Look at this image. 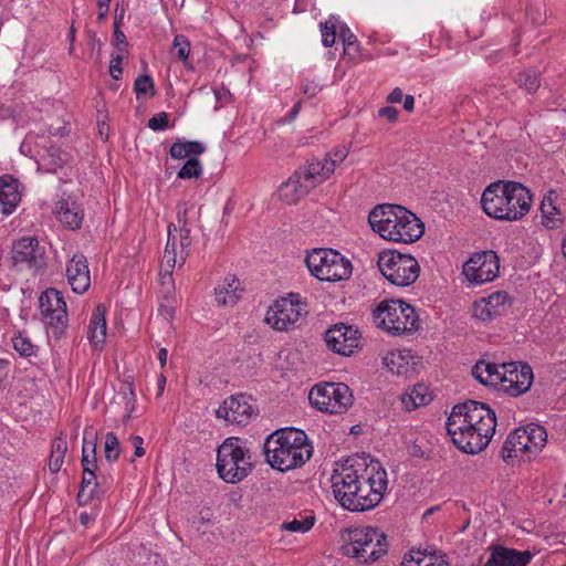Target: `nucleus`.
Instances as JSON below:
<instances>
[{
	"label": "nucleus",
	"mask_w": 566,
	"mask_h": 566,
	"mask_svg": "<svg viewBox=\"0 0 566 566\" xmlns=\"http://www.w3.org/2000/svg\"><path fill=\"white\" fill-rule=\"evenodd\" d=\"M388 486L387 472L378 461L347 459L332 475L336 501L350 512H364L377 506Z\"/></svg>",
	"instance_id": "obj_1"
},
{
	"label": "nucleus",
	"mask_w": 566,
	"mask_h": 566,
	"mask_svg": "<svg viewBox=\"0 0 566 566\" xmlns=\"http://www.w3.org/2000/svg\"><path fill=\"white\" fill-rule=\"evenodd\" d=\"M533 195L517 181L496 180L483 191L481 205L483 211L500 221H517L525 217L532 207Z\"/></svg>",
	"instance_id": "obj_2"
},
{
	"label": "nucleus",
	"mask_w": 566,
	"mask_h": 566,
	"mask_svg": "<svg viewBox=\"0 0 566 566\" xmlns=\"http://www.w3.org/2000/svg\"><path fill=\"white\" fill-rule=\"evenodd\" d=\"M263 450L266 462L281 472L302 467L313 453L306 433L293 427L270 434L264 441Z\"/></svg>",
	"instance_id": "obj_3"
},
{
	"label": "nucleus",
	"mask_w": 566,
	"mask_h": 566,
	"mask_svg": "<svg viewBox=\"0 0 566 566\" xmlns=\"http://www.w3.org/2000/svg\"><path fill=\"white\" fill-rule=\"evenodd\" d=\"M371 229L382 239L411 243L423 234V224L411 211L398 205L375 207L368 216Z\"/></svg>",
	"instance_id": "obj_4"
},
{
	"label": "nucleus",
	"mask_w": 566,
	"mask_h": 566,
	"mask_svg": "<svg viewBox=\"0 0 566 566\" xmlns=\"http://www.w3.org/2000/svg\"><path fill=\"white\" fill-rule=\"evenodd\" d=\"M217 471L227 483H238L245 479L252 470L249 450L239 438L226 439L217 450Z\"/></svg>",
	"instance_id": "obj_5"
},
{
	"label": "nucleus",
	"mask_w": 566,
	"mask_h": 566,
	"mask_svg": "<svg viewBox=\"0 0 566 566\" xmlns=\"http://www.w3.org/2000/svg\"><path fill=\"white\" fill-rule=\"evenodd\" d=\"M458 409L463 410L470 426L472 434L465 443L470 454L479 453L490 443L496 428L495 412L484 402L468 400L458 403Z\"/></svg>",
	"instance_id": "obj_6"
},
{
	"label": "nucleus",
	"mask_w": 566,
	"mask_h": 566,
	"mask_svg": "<svg viewBox=\"0 0 566 566\" xmlns=\"http://www.w3.org/2000/svg\"><path fill=\"white\" fill-rule=\"evenodd\" d=\"M379 326L392 335H409L420 328L415 307L401 300H387L374 311Z\"/></svg>",
	"instance_id": "obj_7"
},
{
	"label": "nucleus",
	"mask_w": 566,
	"mask_h": 566,
	"mask_svg": "<svg viewBox=\"0 0 566 566\" xmlns=\"http://www.w3.org/2000/svg\"><path fill=\"white\" fill-rule=\"evenodd\" d=\"M305 263L311 274L319 281L337 282L352 275V262L338 251L327 248L313 249Z\"/></svg>",
	"instance_id": "obj_8"
},
{
	"label": "nucleus",
	"mask_w": 566,
	"mask_h": 566,
	"mask_svg": "<svg viewBox=\"0 0 566 566\" xmlns=\"http://www.w3.org/2000/svg\"><path fill=\"white\" fill-rule=\"evenodd\" d=\"M349 541L343 546L346 556L359 563H373L387 553L386 535L373 527H360L349 532Z\"/></svg>",
	"instance_id": "obj_9"
},
{
	"label": "nucleus",
	"mask_w": 566,
	"mask_h": 566,
	"mask_svg": "<svg viewBox=\"0 0 566 566\" xmlns=\"http://www.w3.org/2000/svg\"><path fill=\"white\" fill-rule=\"evenodd\" d=\"M377 265L392 285L400 287L413 284L420 273L419 263L413 256L395 250L380 252Z\"/></svg>",
	"instance_id": "obj_10"
},
{
	"label": "nucleus",
	"mask_w": 566,
	"mask_h": 566,
	"mask_svg": "<svg viewBox=\"0 0 566 566\" xmlns=\"http://www.w3.org/2000/svg\"><path fill=\"white\" fill-rule=\"evenodd\" d=\"M308 400L315 409L324 413L342 415L352 407L354 396L344 382H321L311 389Z\"/></svg>",
	"instance_id": "obj_11"
},
{
	"label": "nucleus",
	"mask_w": 566,
	"mask_h": 566,
	"mask_svg": "<svg viewBox=\"0 0 566 566\" xmlns=\"http://www.w3.org/2000/svg\"><path fill=\"white\" fill-rule=\"evenodd\" d=\"M39 310L48 333L60 338L69 325L66 302L62 293L53 287L42 292L39 297Z\"/></svg>",
	"instance_id": "obj_12"
},
{
	"label": "nucleus",
	"mask_w": 566,
	"mask_h": 566,
	"mask_svg": "<svg viewBox=\"0 0 566 566\" xmlns=\"http://www.w3.org/2000/svg\"><path fill=\"white\" fill-rule=\"evenodd\" d=\"M11 262L15 270L35 274L45 266V251L36 238L24 237L13 242Z\"/></svg>",
	"instance_id": "obj_13"
},
{
	"label": "nucleus",
	"mask_w": 566,
	"mask_h": 566,
	"mask_svg": "<svg viewBox=\"0 0 566 566\" xmlns=\"http://www.w3.org/2000/svg\"><path fill=\"white\" fill-rule=\"evenodd\" d=\"M500 271V259L494 251L474 253L463 265V274L472 284L493 281Z\"/></svg>",
	"instance_id": "obj_14"
},
{
	"label": "nucleus",
	"mask_w": 566,
	"mask_h": 566,
	"mask_svg": "<svg viewBox=\"0 0 566 566\" xmlns=\"http://www.w3.org/2000/svg\"><path fill=\"white\" fill-rule=\"evenodd\" d=\"M324 339L332 352L350 356L360 347L361 334L353 325L337 323L325 332Z\"/></svg>",
	"instance_id": "obj_15"
},
{
	"label": "nucleus",
	"mask_w": 566,
	"mask_h": 566,
	"mask_svg": "<svg viewBox=\"0 0 566 566\" xmlns=\"http://www.w3.org/2000/svg\"><path fill=\"white\" fill-rule=\"evenodd\" d=\"M503 381L501 388L512 397L527 392L533 384L532 367L526 363L511 361L502 364Z\"/></svg>",
	"instance_id": "obj_16"
},
{
	"label": "nucleus",
	"mask_w": 566,
	"mask_h": 566,
	"mask_svg": "<svg viewBox=\"0 0 566 566\" xmlns=\"http://www.w3.org/2000/svg\"><path fill=\"white\" fill-rule=\"evenodd\" d=\"M306 314L304 307L300 303L292 300L282 298L266 313V322L277 331H290L295 328Z\"/></svg>",
	"instance_id": "obj_17"
},
{
	"label": "nucleus",
	"mask_w": 566,
	"mask_h": 566,
	"mask_svg": "<svg viewBox=\"0 0 566 566\" xmlns=\"http://www.w3.org/2000/svg\"><path fill=\"white\" fill-rule=\"evenodd\" d=\"M177 226H168V239L163 256V265L165 266V273L161 274L163 284L168 280H172V269L176 265L181 266L190 253L191 245L184 247L179 243V234H176Z\"/></svg>",
	"instance_id": "obj_18"
},
{
	"label": "nucleus",
	"mask_w": 566,
	"mask_h": 566,
	"mask_svg": "<svg viewBox=\"0 0 566 566\" xmlns=\"http://www.w3.org/2000/svg\"><path fill=\"white\" fill-rule=\"evenodd\" d=\"M250 398L243 394L234 395L223 401L217 410V417L223 418L227 422L247 424L255 415Z\"/></svg>",
	"instance_id": "obj_19"
},
{
	"label": "nucleus",
	"mask_w": 566,
	"mask_h": 566,
	"mask_svg": "<svg viewBox=\"0 0 566 566\" xmlns=\"http://www.w3.org/2000/svg\"><path fill=\"white\" fill-rule=\"evenodd\" d=\"M510 296L504 291H497L475 301L472 306L474 318L486 322L502 315L510 306Z\"/></svg>",
	"instance_id": "obj_20"
},
{
	"label": "nucleus",
	"mask_w": 566,
	"mask_h": 566,
	"mask_svg": "<svg viewBox=\"0 0 566 566\" xmlns=\"http://www.w3.org/2000/svg\"><path fill=\"white\" fill-rule=\"evenodd\" d=\"M501 455L504 462L513 464L515 460L528 461V436L526 426L516 428L503 443Z\"/></svg>",
	"instance_id": "obj_21"
},
{
	"label": "nucleus",
	"mask_w": 566,
	"mask_h": 566,
	"mask_svg": "<svg viewBox=\"0 0 566 566\" xmlns=\"http://www.w3.org/2000/svg\"><path fill=\"white\" fill-rule=\"evenodd\" d=\"M468 419L463 410L458 409V405L452 408L451 415L448 417L446 422V428L448 434L451 437L452 442L457 446V448L465 453H469L468 446L469 439L472 434V426L467 422Z\"/></svg>",
	"instance_id": "obj_22"
},
{
	"label": "nucleus",
	"mask_w": 566,
	"mask_h": 566,
	"mask_svg": "<svg viewBox=\"0 0 566 566\" xmlns=\"http://www.w3.org/2000/svg\"><path fill=\"white\" fill-rule=\"evenodd\" d=\"M489 551L490 566H527L534 557L530 551H517L502 545H492Z\"/></svg>",
	"instance_id": "obj_23"
},
{
	"label": "nucleus",
	"mask_w": 566,
	"mask_h": 566,
	"mask_svg": "<svg viewBox=\"0 0 566 566\" xmlns=\"http://www.w3.org/2000/svg\"><path fill=\"white\" fill-rule=\"evenodd\" d=\"M66 277L72 290L77 294L85 293L91 286V275L86 258L74 254L66 266Z\"/></svg>",
	"instance_id": "obj_24"
},
{
	"label": "nucleus",
	"mask_w": 566,
	"mask_h": 566,
	"mask_svg": "<svg viewBox=\"0 0 566 566\" xmlns=\"http://www.w3.org/2000/svg\"><path fill=\"white\" fill-rule=\"evenodd\" d=\"M312 189H314L313 182H308L298 170H295L289 180L282 184L280 196L283 201L293 205Z\"/></svg>",
	"instance_id": "obj_25"
},
{
	"label": "nucleus",
	"mask_w": 566,
	"mask_h": 566,
	"mask_svg": "<svg viewBox=\"0 0 566 566\" xmlns=\"http://www.w3.org/2000/svg\"><path fill=\"white\" fill-rule=\"evenodd\" d=\"M297 170L308 182H313V187L315 188L334 174L335 165L332 161V158H313Z\"/></svg>",
	"instance_id": "obj_26"
},
{
	"label": "nucleus",
	"mask_w": 566,
	"mask_h": 566,
	"mask_svg": "<svg viewBox=\"0 0 566 566\" xmlns=\"http://www.w3.org/2000/svg\"><path fill=\"white\" fill-rule=\"evenodd\" d=\"M21 201V193L19 191V181L10 175L0 177V208L11 214L19 202Z\"/></svg>",
	"instance_id": "obj_27"
},
{
	"label": "nucleus",
	"mask_w": 566,
	"mask_h": 566,
	"mask_svg": "<svg viewBox=\"0 0 566 566\" xmlns=\"http://www.w3.org/2000/svg\"><path fill=\"white\" fill-rule=\"evenodd\" d=\"M55 214L57 220L67 229H80L84 220V211L78 203L61 200L56 203Z\"/></svg>",
	"instance_id": "obj_28"
},
{
	"label": "nucleus",
	"mask_w": 566,
	"mask_h": 566,
	"mask_svg": "<svg viewBox=\"0 0 566 566\" xmlns=\"http://www.w3.org/2000/svg\"><path fill=\"white\" fill-rule=\"evenodd\" d=\"M472 375L484 386H497L503 381L502 364L479 360L472 368Z\"/></svg>",
	"instance_id": "obj_29"
},
{
	"label": "nucleus",
	"mask_w": 566,
	"mask_h": 566,
	"mask_svg": "<svg viewBox=\"0 0 566 566\" xmlns=\"http://www.w3.org/2000/svg\"><path fill=\"white\" fill-rule=\"evenodd\" d=\"M242 289L237 277H226L214 287L216 301L222 306H233L241 297Z\"/></svg>",
	"instance_id": "obj_30"
},
{
	"label": "nucleus",
	"mask_w": 566,
	"mask_h": 566,
	"mask_svg": "<svg viewBox=\"0 0 566 566\" xmlns=\"http://www.w3.org/2000/svg\"><path fill=\"white\" fill-rule=\"evenodd\" d=\"M105 314L106 307L103 304H98L90 321L87 338L95 347L103 345L106 338L107 326Z\"/></svg>",
	"instance_id": "obj_31"
},
{
	"label": "nucleus",
	"mask_w": 566,
	"mask_h": 566,
	"mask_svg": "<svg viewBox=\"0 0 566 566\" xmlns=\"http://www.w3.org/2000/svg\"><path fill=\"white\" fill-rule=\"evenodd\" d=\"M431 400V392L424 384L415 385L410 392H405L401 396V403L403 409L407 411H412L419 407L427 406Z\"/></svg>",
	"instance_id": "obj_32"
},
{
	"label": "nucleus",
	"mask_w": 566,
	"mask_h": 566,
	"mask_svg": "<svg viewBox=\"0 0 566 566\" xmlns=\"http://www.w3.org/2000/svg\"><path fill=\"white\" fill-rule=\"evenodd\" d=\"M206 147L202 143L197 140L176 142L170 146L169 155L174 159L197 158L203 154Z\"/></svg>",
	"instance_id": "obj_33"
},
{
	"label": "nucleus",
	"mask_w": 566,
	"mask_h": 566,
	"mask_svg": "<svg viewBox=\"0 0 566 566\" xmlns=\"http://www.w3.org/2000/svg\"><path fill=\"white\" fill-rule=\"evenodd\" d=\"M526 428L528 436V461H531L545 447L547 432L543 426L536 423H530Z\"/></svg>",
	"instance_id": "obj_34"
},
{
	"label": "nucleus",
	"mask_w": 566,
	"mask_h": 566,
	"mask_svg": "<svg viewBox=\"0 0 566 566\" xmlns=\"http://www.w3.org/2000/svg\"><path fill=\"white\" fill-rule=\"evenodd\" d=\"M97 478L95 471H83L81 488L77 493L80 504H87L96 493Z\"/></svg>",
	"instance_id": "obj_35"
},
{
	"label": "nucleus",
	"mask_w": 566,
	"mask_h": 566,
	"mask_svg": "<svg viewBox=\"0 0 566 566\" xmlns=\"http://www.w3.org/2000/svg\"><path fill=\"white\" fill-rule=\"evenodd\" d=\"M188 209L185 202L177 206V232L179 234V243L184 247L191 245L192 240L190 238V228L188 222Z\"/></svg>",
	"instance_id": "obj_36"
},
{
	"label": "nucleus",
	"mask_w": 566,
	"mask_h": 566,
	"mask_svg": "<svg viewBox=\"0 0 566 566\" xmlns=\"http://www.w3.org/2000/svg\"><path fill=\"white\" fill-rule=\"evenodd\" d=\"M515 83L527 93H535L541 86V73L535 69H528L518 73Z\"/></svg>",
	"instance_id": "obj_37"
},
{
	"label": "nucleus",
	"mask_w": 566,
	"mask_h": 566,
	"mask_svg": "<svg viewBox=\"0 0 566 566\" xmlns=\"http://www.w3.org/2000/svg\"><path fill=\"white\" fill-rule=\"evenodd\" d=\"M66 450H67V443H66L65 439H63V438L54 439V441L52 443L51 454L49 458V469L52 473H56L60 471V469L63 464V461H64Z\"/></svg>",
	"instance_id": "obj_38"
},
{
	"label": "nucleus",
	"mask_w": 566,
	"mask_h": 566,
	"mask_svg": "<svg viewBox=\"0 0 566 566\" xmlns=\"http://www.w3.org/2000/svg\"><path fill=\"white\" fill-rule=\"evenodd\" d=\"M340 22L335 18H329L325 22L319 23L322 33V43L328 48L335 44L337 36L339 38Z\"/></svg>",
	"instance_id": "obj_39"
},
{
	"label": "nucleus",
	"mask_w": 566,
	"mask_h": 566,
	"mask_svg": "<svg viewBox=\"0 0 566 566\" xmlns=\"http://www.w3.org/2000/svg\"><path fill=\"white\" fill-rule=\"evenodd\" d=\"M316 522L314 515H305L302 518H294L292 521H285L281 524V531H286L291 533H301L305 534L312 530Z\"/></svg>",
	"instance_id": "obj_40"
},
{
	"label": "nucleus",
	"mask_w": 566,
	"mask_h": 566,
	"mask_svg": "<svg viewBox=\"0 0 566 566\" xmlns=\"http://www.w3.org/2000/svg\"><path fill=\"white\" fill-rule=\"evenodd\" d=\"M526 17L534 25L544 24L547 19L545 3L542 1H530L526 4Z\"/></svg>",
	"instance_id": "obj_41"
},
{
	"label": "nucleus",
	"mask_w": 566,
	"mask_h": 566,
	"mask_svg": "<svg viewBox=\"0 0 566 566\" xmlns=\"http://www.w3.org/2000/svg\"><path fill=\"white\" fill-rule=\"evenodd\" d=\"M82 467L83 471H96V443L86 441L84 438L82 448Z\"/></svg>",
	"instance_id": "obj_42"
},
{
	"label": "nucleus",
	"mask_w": 566,
	"mask_h": 566,
	"mask_svg": "<svg viewBox=\"0 0 566 566\" xmlns=\"http://www.w3.org/2000/svg\"><path fill=\"white\" fill-rule=\"evenodd\" d=\"M339 39L343 41L344 52L349 55H355L359 51V43L356 35L345 25L340 24Z\"/></svg>",
	"instance_id": "obj_43"
},
{
	"label": "nucleus",
	"mask_w": 566,
	"mask_h": 566,
	"mask_svg": "<svg viewBox=\"0 0 566 566\" xmlns=\"http://www.w3.org/2000/svg\"><path fill=\"white\" fill-rule=\"evenodd\" d=\"M104 453L105 459L111 463L115 462L120 454V444L114 432L106 433Z\"/></svg>",
	"instance_id": "obj_44"
},
{
	"label": "nucleus",
	"mask_w": 566,
	"mask_h": 566,
	"mask_svg": "<svg viewBox=\"0 0 566 566\" xmlns=\"http://www.w3.org/2000/svg\"><path fill=\"white\" fill-rule=\"evenodd\" d=\"M119 395H122V397L124 399V405H125L124 409L126 412V417L129 418L132 412L135 409V401H136L133 382L124 381L120 386Z\"/></svg>",
	"instance_id": "obj_45"
},
{
	"label": "nucleus",
	"mask_w": 566,
	"mask_h": 566,
	"mask_svg": "<svg viewBox=\"0 0 566 566\" xmlns=\"http://www.w3.org/2000/svg\"><path fill=\"white\" fill-rule=\"evenodd\" d=\"M202 174V166L198 158H189L178 171L179 179L198 178Z\"/></svg>",
	"instance_id": "obj_46"
},
{
	"label": "nucleus",
	"mask_w": 566,
	"mask_h": 566,
	"mask_svg": "<svg viewBox=\"0 0 566 566\" xmlns=\"http://www.w3.org/2000/svg\"><path fill=\"white\" fill-rule=\"evenodd\" d=\"M13 348L22 356V357H31L35 354V346L31 343L30 338L19 333L14 335L12 338Z\"/></svg>",
	"instance_id": "obj_47"
},
{
	"label": "nucleus",
	"mask_w": 566,
	"mask_h": 566,
	"mask_svg": "<svg viewBox=\"0 0 566 566\" xmlns=\"http://www.w3.org/2000/svg\"><path fill=\"white\" fill-rule=\"evenodd\" d=\"M411 566H449L448 562L434 555H426L420 552H412L410 555Z\"/></svg>",
	"instance_id": "obj_48"
},
{
	"label": "nucleus",
	"mask_w": 566,
	"mask_h": 566,
	"mask_svg": "<svg viewBox=\"0 0 566 566\" xmlns=\"http://www.w3.org/2000/svg\"><path fill=\"white\" fill-rule=\"evenodd\" d=\"M134 92L137 98L147 93L154 94L153 78L149 75H139L134 82Z\"/></svg>",
	"instance_id": "obj_49"
},
{
	"label": "nucleus",
	"mask_w": 566,
	"mask_h": 566,
	"mask_svg": "<svg viewBox=\"0 0 566 566\" xmlns=\"http://www.w3.org/2000/svg\"><path fill=\"white\" fill-rule=\"evenodd\" d=\"M172 45L174 49L177 51L178 59L186 62L190 53L189 40L182 34H177L174 39Z\"/></svg>",
	"instance_id": "obj_50"
},
{
	"label": "nucleus",
	"mask_w": 566,
	"mask_h": 566,
	"mask_svg": "<svg viewBox=\"0 0 566 566\" xmlns=\"http://www.w3.org/2000/svg\"><path fill=\"white\" fill-rule=\"evenodd\" d=\"M168 115L165 112H161L148 120V127L153 130H164L168 127Z\"/></svg>",
	"instance_id": "obj_51"
},
{
	"label": "nucleus",
	"mask_w": 566,
	"mask_h": 566,
	"mask_svg": "<svg viewBox=\"0 0 566 566\" xmlns=\"http://www.w3.org/2000/svg\"><path fill=\"white\" fill-rule=\"evenodd\" d=\"M48 156L50 157V165L54 167H61L64 163V159L62 158V151L59 147L51 146L48 149Z\"/></svg>",
	"instance_id": "obj_52"
},
{
	"label": "nucleus",
	"mask_w": 566,
	"mask_h": 566,
	"mask_svg": "<svg viewBox=\"0 0 566 566\" xmlns=\"http://www.w3.org/2000/svg\"><path fill=\"white\" fill-rule=\"evenodd\" d=\"M122 56L112 57L109 63V74L114 80H119L122 75Z\"/></svg>",
	"instance_id": "obj_53"
},
{
	"label": "nucleus",
	"mask_w": 566,
	"mask_h": 566,
	"mask_svg": "<svg viewBox=\"0 0 566 566\" xmlns=\"http://www.w3.org/2000/svg\"><path fill=\"white\" fill-rule=\"evenodd\" d=\"M301 88L303 94L308 98L316 96L321 91V86L314 81H307L306 83H303Z\"/></svg>",
	"instance_id": "obj_54"
},
{
	"label": "nucleus",
	"mask_w": 566,
	"mask_h": 566,
	"mask_svg": "<svg viewBox=\"0 0 566 566\" xmlns=\"http://www.w3.org/2000/svg\"><path fill=\"white\" fill-rule=\"evenodd\" d=\"M378 115L394 123L398 118V109L392 106H385L378 111Z\"/></svg>",
	"instance_id": "obj_55"
},
{
	"label": "nucleus",
	"mask_w": 566,
	"mask_h": 566,
	"mask_svg": "<svg viewBox=\"0 0 566 566\" xmlns=\"http://www.w3.org/2000/svg\"><path fill=\"white\" fill-rule=\"evenodd\" d=\"M429 451L423 449L420 444H418L417 442H413L410 447H409V454L413 458H419V459H428L429 458Z\"/></svg>",
	"instance_id": "obj_56"
},
{
	"label": "nucleus",
	"mask_w": 566,
	"mask_h": 566,
	"mask_svg": "<svg viewBox=\"0 0 566 566\" xmlns=\"http://www.w3.org/2000/svg\"><path fill=\"white\" fill-rule=\"evenodd\" d=\"M541 211L543 213V217L546 218L548 221L554 220L556 208L553 206L551 200L548 202H546L545 200L542 202Z\"/></svg>",
	"instance_id": "obj_57"
},
{
	"label": "nucleus",
	"mask_w": 566,
	"mask_h": 566,
	"mask_svg": "<svg viewBox=\"0 0 566 566\" xmlns=\"http://www.w3.org/2000/svg\"><path fill=\"white\" fill-rule=\"evenodd\" d=\"M130 441L134 446V449H135V457L136 458H140L145 454V450H144V447H143V443H144V439L140 437V436H133L130 438Z\"/></svg>",
	"instance_id": "obj_58"
},
{
	"label": "nucleus",
	"mask_w": 566,
	"mask_h": 566,
	"mask_svg": "<svg viewBox=\"0 0 566 566\" xmlns=\"http://www.w3.org/2000/svg\"><path fill=\"white\" fill-rule=\"evenodd\" d=\"M114 40L119 49H124L128 45L126 35L117 25H114Z\"/></svg>",
	"instance_id": "obj_59"
},
{
	"label": "nucleus",
	"mask_w": 566,
	"mask_h": 566,
	"mask_svg": "<svg viewBox=\"0 0 566 566\" xmlns=\"http://www.w3.org/2000/svg\"><path fill=\"white\" fill-rule=\"evenodd\" d=\"M347 151L345 149H337L332 155H326L324 158H332V161L335 165V168L337 165L343 163V160L346 158Z\"/></svg>",
	"instance_id": "obj_60"
},
{
	"label": "nucleus",
	"mask_w": 566,
	"mask_h": 566,
	"mask_svg": "<svg viewBox=\"0 0 566 566\" xmlns=\"http://www.w3.org/2000/svg\"><path fill=\"white\" fill-rule=\"evenodd\" d=\"M403 93L400 87H395L387 96V102L391 104L400 103L403 98Z\"/></svg>",
	"instance_id": "obj_61"
},
{
	"label": "nucleus",
	"mask_w": 566,
	"mask_h": 566,
	"mask_svg": "<svg viewBox=\"0 0 566 566\" xmlns=\"http://www.w3.org/2000/svg\"><path fill=\"white\" fill-rule=\"evenodd\" d=\"M10 371V361L0 358V384L8 377Z\"/></svg>",
	"instance_id": "obj_62"
},
{
	"label": "nucleus",
	"mask_w": 566,
	"mask_h": 566,
	"mask_svg": "<svg viewBox=\"0 0 566 566\" xmlns=\"http://www.w3.org/2000/svg\"><path fill=\"white\" fill-rule=\"evenodd\" d=\"M125 15V9L119 7V4H116L115 8V14H114V25H117L120 28L123 20Z\"/></svg>",
	"instance_id": "obj_63"
},
{
	"label": "nucleus",
	"mask_w": 566,
	"mask_h": 566,
	"mask_svg": "<svg viewBox=\"0 0 566 566\" xmlns=\"http://www.w3.org/2000/svg\"><path fill=\"white\" fill-rule=\"evenodd\" d=\"M403 101V109L408 113L413 112L415 109V97L410 94H407L402 98Z\"/></svg>",
	"instance_id": "obj_64"
}]
</instances>
